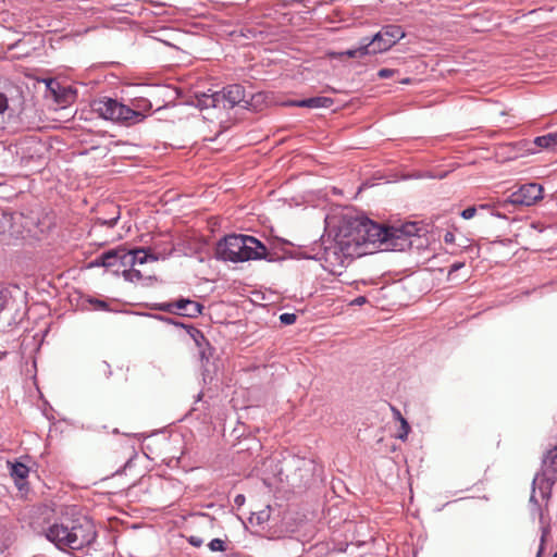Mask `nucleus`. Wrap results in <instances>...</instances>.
<instances>
[{
	"label": "nucleus",
	"instance_id": "1",
	"mask_svg": "<svg viewBox=\"0 0 557 557\" xmlns=\"http://www.w3.org/2000/svg\"><path fill=\"white\" fill-rule=\"evenodd\" d=\"M422 227L416 222L382 226L368 218H356L348 222L341 244L358 255L373 249L404 251L412 246L411 237H419Z\"/></svg>",
	"mask_w": 557,
	"mask_h": 557
},
{
	"label": "nucleus",
	"instance_id": "2",
	"mask_svg": "<svg viewBox=\"0 0 557 557\" xmlns=\"http://www.w3.org/2000/svg\"><path fill=\"white\" fill-rule=\"evenodd\" d=\"M46 539L61 550H79L91 545L97 536L94 523L86 517L61 518L42 529Z\"/></svg>",
	"mask_w": 557,
	"mask_h": 557
},
{
	"label": "nucleus",
	"instance_id": "3",
	"mask_svg": "<svg viewBox=\"0 0 557 557\" xmlns=\"http://www.w3.org/2000/svg\"><path fill=\"white\" fill-rule=\"evenodd\" d=\"M215 256L223 261L234 263L268 258L267 247L256 237L249 235H227L219 240Z\"/></svg>",
	"mask_w": 557,
	"mask_h": 557
},
{
	"label": "nucleus",
	"instance_id": "4",
	"mask_svg": "<svg viewBox=\"0 0 557 557\" xmlns=\"http://www.w3.org/2000/svg\"><path fill=\"white\" fill-rule=\"evenodd\" d=\"M91 110L100 117L131 126L143 122L146 115L139 109L129 108L116 99L103 97L91 102Z\"/></svg>",
	"mask_w": 557,
	"mask_h": 557
},
{
	"label": "nucleus",
	"instance_id": "5",
	"mask_svg": "<svg viewBox=\"0 0 557 557\" xmlns=\"http://www.w3.org/2000/svg\"><path fill=\"white\" fill-rule=\"evenodd\" d=\"M543 187L536 183H527L512 191L506 199L498 201L497 206L507 209L508 206L531 207L543 199Z\"/></svg>",
	"mask_w": 557,
	"mask_h": 557
},
{
	"label": "nucleus",
	"instance_id": "6",
	"mask_svg": "<svg viewBox=\"0 0 557 557\" xmlns=\"http://www.w3.org/2000/svg\"><path fill=\"white\" fill-rule=\"evenodd\" d=\"M405 37V32L398 25H386L368 41L373 54L384 52Z\"/></svg>",
	"mask_w": 557,
	"mask_h": 557
},
{
	"label": "nucleus",
	"instance_id": "7",
	"mask_svg": "<svg viewBox=\"0 0 557 557\" xmlns=\"http://www.w3.org/2000/svg\"><path fill=\"white\" fill-rule=\"evenodd\" d=\"M25 216L22 213H2L0 218V240H10L23 236L24 228L28 223H24Z\"/></svg>",
	"mask_w": 557,
	"mask_h": 557
},
{
	"label": "nucleus",
	"instance_id": "8",
	"mask_svg": "<svg viewBox=\"0 0 557 557\" xmlns=\"http://www.w3.org/2000/svg\"><path fill=\"white\" fill-rule=\"evenodd\" d=\"M545 482L546 487L550 490L553 484L557 481V446L549 449L542 462V473L537 474L534 479L536 482Z\"/></svg>",
	"mask_w": 557,
	"mask_h": 557
},
{
	"label": "nucleus",
	"instance_id": "9",
	"mask_svg": "<svg viewBox=\"0 0 557 557\" xmlns=\"http://www.w3.org/2000/svg\"><path fill=\"white\" fill-rule=\"evenodd\" d=\"M47 88L52 95L54 101L62 107L72 103L76 98V92L71 87L62 86L54 79H50L47 83Z\"/></svg>",
	"mask_w": 557,
	"mask_h": 557
},
{
	"label": "nucleus",
	"instance_id": "10",
	"mask_svg": "<svg viewBox=\"0 0 557 557\" xmlns=\"http://www.w3.org/2000/svg\"><path fill=\"white\" fill-rule=\"evenodd\" d=\"M225 99L228 108H234L235 106H248L249 100H247L245 88L239 84L228 85L223 88Z\"/></svg>",
	"mask_w": 557,
	"mask_h": 557
},
{
	"label": "nucleus",
	"instance_id": "11",
	"mask_svg": "<svg viewBox=\"0 0 557 557\" xmlns=\"http://www.w3.org/2000/svg\"><path fill=\"white\" fill-rule=\"evenodd\" d=\"M126 253V250L124 248H116L109 250L107 252H103L100 256L101 260V267L108 268V269H114L115 272L120 270V268H125L124 265V258L123 256Z\"/></svg>",
	"mask_w": 557,
	"mask_h": 557
},
{
	"label": "nucleus",
	"instance_id": "12",
	"mask_svg": "<svg viewBox=\"0 0 557 557\" xmlns=\"http://www.w3.org/2000/svg\"><path fill=\"white\" fill-rule=\"evenodd\" d=\"M124 265L126 267H135L137 264H144L148 260L157 261L158 258L148 252L146 248H138L131 251H126L123 256Z\"/></svg>",
	"mask_w": 557,
	"mask_h": 557
},
{
	"label": "nucleus",
	"instance_id": "13",
	"mask_svg": "<svg viewBox=\"0 0 557 557\" xmlns=\"http://www.w3.org/2000/svg\"><path fill=\"white\" fill-rule=\"evenodd\" d=\"M176 313L188 318H197L201 314L203 306L200 302L188 298H181L176 300Z\"/></svg>",
	"mask_w": 557,
	"mask_h": 557
},
{
	"label": "nucleus",
	"instance_id": "14",
	"mask_svg": "<svg viewBox=\"0 0 557 557\" xmlns=\"http://www.w3.org/2000/svg\"><path fill=\"white\" fill-rule=\"evenodd\" d=\"M334 103V100L329 97H312L302 100H296L288 102L289 106L304 107V108H330Z\"/></svg>",
	"mask_w": 557,
	"mask_h": 557
},
{
	"label": "nucleus",
	"instance_id": "15",
	"mask_svg": "<svg viewBox=\"0 0 557 557\" xmlns=\"http://www.w3.org/2000/svg\"><path fill=\"white\" fill-rule=\"evenodd\" d=\"M119 382L121 384L135 383L137 381L138 370L131 364H122L117 368Z\"/></svg>",
	"mask_w": 557,
	"mask_h": 557
},
{
	"label": "nucleus",
	"instance_id": "16",
	"mask_svg": "<svg viewBox=\"0 0 557 557\" xmlns=\"http://www.w3.org/2000/svg\"><path fill=\"white\" fill-rule=\"evenodd\" d=\"M534 144L542 149L557 151V131L536 137Z\"/></svg>",
	"mask_w": 557,
	"mask_h": 557
},
{
	"label": "nucleus",
	"instance_id": "17",
	"mask_svg": "<svg viewBox=\"0 0 557 557\" xmlns=\"http://www.w3.org/2000/svg\"><path fill=\"white\" fill-rule=\"evenodd\" d=\"M171 322L176 325V326H182L186 330L187 334L190 336V338H193V341L195 342V344L201 348L202 345H208V341L206 339L205 335L202 334V332L191 325H185L183 323H180V322H174L171 320Z\"/></svg>",
	"mask_w": 557,
	"mask_h": 557
},
{
	"label": "nucleus",
	"instance_id": "18",
	"mask_svg": "<svg viewBox=\"0 0 557 557\" xmlns=\"http://www.w3.org/2000/svg\"><path fill=\"white\" fill-rule=\"evenodd\" d=\"M395 418L400 422L399 431L396 435L397 438L401 441H406L407 436L410 432V425L407 420L401 416L400 411L396 408H393Z\"/></svg>",
	"mask_w": 557,
	"mask_h": 557
},
{
	"label": "nucleus",
	"instance_id": "19",
	"mask_svg": "<svg viewBox=\"0 0 557 557\" xmlns=\"http://www.w3.org/2000/svg\"><path fill=\"white\" fill-rule=\"evenodd\" d=\"M342 55H346L348 58H362L368 54H373L371 52V48L368 46V42L361 44L359 47L355 49H348L345 52L341 53Z\"/></svg>",
	"mask_w": 557,
	"mask_h": 557
},
{
	"label": "nucleus",
	"instance_id": "20",
	"mask_svg": "<svg viewBox=\"0 0 557 557\" xmlns=\"http://www.w3.org/2000/svg\"><path fill=\"white\" fill-rule=\"evenodd\" d=\"M270 511L271 508L268 506L259 512H253L249 518L250 523H256L258 525L265 523L270 519Z\"/></svg>",
	"mask_w": 557,
	"mask_h": 557
},
{
	"label": "nucleus",
	"instance_id": "21",
	"mask_svg": "<svg viewBox=\"0 0 557 557\" xmlns=\"http://www.w3.org/2000/svg\"><path fill=\"white\" fill-rule=\"evenodd\" d=\"M28 468L23 463L17 462L11 466V475L15 480H25L28 475Z\"/></svg>",
	"mask_w": 557,
	"mask_h": 557
},
{
	"label": "nucleus",
	"instance_id": "22",
	"mask_svg": "<svg viewBox=\"0 0 557 557\" xmlns=\"http://www.w3.org/2000/svg\"><path fill=\"white\" fill-rule=\"evenodd\" d=\"M9 109V99L8 96L3 92H0V129L4 128L7 123V111Z\"/></svg>",
	"mask_w": 557,
	"mask_h": 557
},
{
	"label": "nucleus",
	"instance_id": "23",
	"mask_svg": "<svg viewBox=\"0 0 557 557\" xmlns=\"http://www.w3.org/2000/svg\"><path fill=\"white\" fill-rule=\"evenodd\" d=\"M123 276L125 280L133 283L139 282L144 278V275L141 274L140 270L135 269V267H131L127 270H123Z\"/></svg>",
	"mask_w": 557,
	"mask_h": 557
},
{
	"label": "nucleus",
	"instance_id": "24",
	"mask_svg": "<svg viewBox=\"0 0 557 557\" xmlns=\"http://www.w3.org/2000/svg\"><path fill=\"white\" fill-rule=\"evenodd\" d=\"M211 97H212V99H214V108H219V107H222L224 109L228 108L223 90L213 92L211 95Z\"/></svg>",
	"mask_w": 557,
	"mask_h": 557
},
{
	"label": "nucleus",
	"instance_id": "25",
	"mask_svg": "<svg viewBox=\"0 0 557 557\" xmlns=\"http://www.w3.org/2000/svg\"><path fill=\"white\" fill-rule=\"evenodd\" d=\"M198 106L200 107V109L214 108V99H212L211 95L203 94L198 99Z\"/></svg>",
	"mask_w": 557,
	"mask_h": 557
},
{
	"label": "nucleus",
	"instance_id": "26",
	"mask_svg": "<svg viewBox=\"0 0 557 557\" xmlns=\"http://www.w3.org/2000/svg\"><path fill=\"white\" fill-rule=\"evenodd\" d=\"M208 546H209L210 550H212V552H224L226 549L225 542L220 539H213L208 544Z\"/></svg>",
	"mask_w": 557,
	"mask_h": 557
},
{
	"label": "nucleus",
	"instance_id": "27",
	"mask_svg": "<svg viewBox=\"0 0 557 557\" xmlns=\"http://www.w3.org/2000/svg\"><path fill=\"white\" fill-rule=\"evenodd\" d=\"M176 301H172V302H163V304H159L156 306V309L160 310V311H163V312H169V313H176Z\"/></svg>",
	"mask_w": 557,
	"mask_h": 557
},
{
	"label": "nucleus",
	"instance_id": "28",
	"mask_svg": "<svg viewBox=\"0 0 557 557\" xmlns=\"http://www.w3.org/2000/svg\"><path fill=\"white\" fill-rule=\"evenodd\" d=\"M119 219H120V212L117 211L116 214L110 219L98 218V222L101 225H106L108 227H113L116 224Z\"/></svg>",
	"mask_w": 557,
	"mask_h": 557
},
{
	"label": "nucleus",
	"instance_id": "29",
	"mask_svg": "<svg viewBox=\"0 0 557 557\" xmlns=\"http://www.w3.org/2000/svg\"><path fill=\"white\" fill-rule=\"evenodd\" d=\"M10 299L9 292L0 286V312L5 308Z\"/></svg>",
	"mask_w": 557,
	"mask_h": 557
},
{
	"label": "nucleus",
	"instance_id": "30",
	"mask_svg": "<svg viewBox=\"0 0 557 557\" xmlns=\"http://www.w3.org/2000/svg\"><path fill=\"white\" fill-rule=\"evenodd\" d=\"M297 317L295 313H283L280 315V321L285 325L295 323Z\"/></svg>",
	"mask_w": 557,
	"mask_h": 557
},
{
	"label": "nucleus",
	"instance_id": "31",
	"mask_svg": "<svg viewBox=\"0 0 557 557\" xmlns=\"http://www.w3.org/2000/svg\"><path fill=\"white\" fill-rule=\"evenodd\" d=\"M476 208L475 207H468L461 212V216L466 220L472 219L475 215Z\"/></svg>",
	"mask_w": 557,
	"mask_h": 557
},
{
	"label": "nucleus",
	"instance_id": "32",
	"mask_svg": "<svg viewBox=\"0 0 557 557\" xmlns=\"http://www.w3.org/2000/svg\"><path fill=\"white\" fill-rule=\"evenodd\" d=\"M394 74H395V71H394V70H391V69H381V70L377 72V76H379L380 78H389V77H392Z\"/></svg>",
	"mask_w": 557,
	"mask_h": 557
},
{
	"label": "nucleus",
	"instance_id": "33",
	"mask_svg": "<svg viewBox=\"0 0 557 557\" xmlns=\"http://www.w3.org/2000/svg\"><path fill=\"white\" fill-rule=\"evenodd\" d=\"M188 542L195 546V547H200L202 544H203V540L199 536H195V535H191L189 539H188Z\"/></svg>",
	"mask_w": 557,
	"mask_h": 557
},
{
	"label": "nucleus",
	"instance_id": "34",
	"mask_svg": "<svg viewBox=\"0 0 557 557\" xmlns=\"http://www.w3.org/2000/svg\"><path fill=\"white\" fill-rule=\"evenodd\" d=\"M101 371L103 372V374H104L107 377H109V376H111V375H112V370H111V368H110V364H109L108 362H106V361H103V362L101 363Z\"/></svg>",
	"mask_w": 557,
	"mask_h": 557
},
{
	"label": "nucleus",
	"instance_id": "35",
	"mask_svg": "<svg viewBox=\"0 0 557 557\" xmlns=\"http://www.w3.org/2000/svg\"><path fill=\"white\" fill-rule=\"evenodd\" d=\"M444 242L446 244H453L455 242V235L451 233V232H447L445 235H444Z\"/></svg>",
	"mask_w": 557,
	"mask_h": 557
},
{
	"label": "nucleus",
	"instance_id": "36",
	"mask_svg": "<svg viewBox=\"0 0 557 557\" xmlns=\"http://www.w3.org/2000/svg\"><path fill=\"white\" fill-rule=\"evenodd\" d=\"M463 265H465V263H462V262H455L454 264H451V265H450V269H449L448 274H451L453 272L458 271V270H459V269H461Z\"/></svg>",
	"mask_w": 557,
	"mask_h": 557
},
{
	"label": "nucleus",
	"instance_id": "37",
	"mask_svg": "<svg viewBox=\"0 0 557 557\" xmlns=\"http://www.w3.org/2000/svg\"><path fill=\"white\" fill-rule=\"evenodd\" d=\"M367 302V298L364 296H359L355 300H352L351 305L361 306Z\"/></svg>",
	"mask_w": 557,
	"mask_h": 557
},
{
	"label": "nucleus",
	"instance_id": "38",
	"mask_svg": "<svg viewBox=\"0 0 557 557\" xmlns=\"http://www.w3.org/2000/svg\"><path fill=\"white\" fill-rule=\"evenodd\" d=\"M244 502H245V497H244V495H237V496L235 497V504H236V505L240 506V505H243V504H244Z\"/></svg>",
	"mask_w": 557,
	"mask_h": 557
},
{
	"label": "nucleus",
	"instance_id": "39",
	"mask_svg": "<svg viewBox=\"0 0 557 557\" xmlns=\"http://www.w3.org/2000/svg\"><path fill=\"white\" fill-rule=\"evenodd\" d=\"M545 534H546V532L544 531L543 535H542V539H541L542 543H541V546H540V549L537 552V556L536 557H541V554H542V550H543V543H544Z\"/></svg>",
	"mask_w": 557,
	"mask_h": 557
},
{
	"label": "nucleus",
	"instance_id": "40",
	"mask_svg": "<svg viewBox=\"0 0 557 557\" xmlns=\"http://www.w3.org/2000/svg\"><path fill=\"white\" fill-rule=\"evenodd\" d=\"M95 304L99 307V308H106L107 307V304L102 300H96Z\"/></svg>",
	"mask_w": 557,
	"mask_h": 557
},
{
	"label": "nucleus",
	"instance_id": "41",
	"mask_svg": "<svg viewBox=\"0 0 557 557\" xmlns=\"http://www.w3.org/2000/svg\"><path fill=\"white\" fill-rule=\"evenodd\" d=\"M94 265H101L100 256L92 262Z\"/></svg>",
	"mask_w": 557,
	"mask_h": 557
},
{
	"label": "nucleus",
	"instance_id": "42",
	"mask_svg": "<svg viewBox=\"0 0 557 557\" xmlns=\"http://www.w3.org/2000/svg\"><path fill=\"white\" fill-rule=\"evenodd\" d=\"M480 208L481 209H487V208H490V205H481Z\"/></svg>",
	"mask_w": 557,
	"mask_h": 557
},
{
	"label": "nucleus",
	"instance_id": "43",
	"mask_svg": "<svg viewBox=\"0 0 557 557\" xmlns=\"http://www.w3.org/2000/svg\"><path fill=\"white\" fill-rule=\"evenodd\" d=\"M496 216L498 218H503L504 215H502L500 213H494Z\"/></svg>",
	"mask_w": 557,
	"mask_h": 557
},
{
	"label": "nucleus",
	"instance_id": "44",
	"mask_svg": "<svg viewBox=\"0 0 557 557\" xmlns=\"http://www.w3.org/2000/svg\"><path fill=\"white\" fill-rule=\"evenodd\" d=\"M553 557H557V552L554 554V556H553Z\"/></svg>",
	"mask_w": 557,
	"mask_h": 557
}]
</instances>
